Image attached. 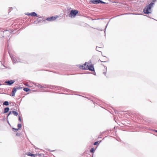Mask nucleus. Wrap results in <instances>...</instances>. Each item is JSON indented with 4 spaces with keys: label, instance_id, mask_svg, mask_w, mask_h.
<instances>
[{
    "label": "nucleus",
    "instance_id": "bb28decb",
    "mask_svg": "<svg viewBox=\"0 0 157 157\" xmlns=\"http://www.w3.org/2000/svg\"><path fill=\"white\" fill-rule=\"evenodd\" d=\"M19 119V121H21V118H20V117H19V119Z\"/></svg>",
    "mask_w": 157,
    "mask_h": 157
},
{
    "label": "nucleus",
    "instance_id": "423d86ee",
    "mask_svg": "<svg viewBox=\"0 0 157 157\" xmlns=\"http://www.w3.org/2000/svg\"><path fill=\"white\" fill-rule=\"evenodd\" d=\"M90 2L92 3L97 4L98 3H105L104 2L100 0H92L90 1Z\"/></svg>",
    "mask_w": 157,
    "mask_h": 157
},
{
    "label": "nucleus",
    "instance_id": "20e7f679",
    "mask_svg": "<svg viewBox=\"0 0 157 157\" xmlns=\"http://www.w3.org/2000/svg\"><path fill=\"white\" fill-rule=\"evenodd\" d=\"M10 58H11V59L13 63H16L18 62H22L19 59H17L16 57L14 56H12V57H11L10 56Z\"/></svg>",
    "mask_w": 157,
    "mask_h": 157
},
{
    "label": "nucleus",
    "instance_id": "b1692460",
    "mask_svg": "<svg viewBox=\"0 0 157 157\" xmlns=\"http://www.w3.org/2000/svg\"><path fill=\"white\" fill-rule=\"evenodd\" d=\"M16 135L17 136H20V133L18 132H17L16 134Z\"/></svg>",
    "mask_w": 157,
    "mask_h": 157
},
{
    "label": "nucleus",
    "instance_id": "cd10ccee",
    "mask_svg": "<svg viewBox=\"0 0 157 157\" xmlns=\"http://www.w3.org/2000/svg\"><path fill=\"white\" fill-rule=\"evenodd\" d=\"M37 17H38L39 18H41V16L40 15H37Z\"/></svg>",
    "mask_w": 157,
    "mask_h": 157
},
{
    "label": "nucleus",
    "instance_id": "473e14b6",
    "mask_svg": "<svg viewBox=\"0 0 157 157\" xmlns=\"http://www.w3.org/2000/svg\"><path fill=\"white\" fill-rule=\"evenodd\" d=\"M10 39V38L9 40H8L7 43L8 42V41H9Z\"/></svg>",
    "mask_w": 157,
    "mask_h": 157
},
{
    "label": "nucleus",
    "instance_id": "37998d69",
    "mask_svg": "<svg viewBox=\"0 0 157 157\" xmlns=\"http://www.w3.org/2000/svg\"><path fill=\"white\" fill-rule=\"evenodd\" d=\"M92 157H93V156Z\"/></svg>",
    "mask_w": 157,
    "mask_h": 157
},
{
    "label": "nucleus",
    "instance_id": "4c0bfd02",
    "mask_svg": "<svg viewBox=\"0 0 157 157\" xmlns=\"http://www.w3.org/2000/svg\"><path fill=\"white\" fill-rule=\"evenodd\" d=\"M10 114H11V113H12V112L10 111Z\"/></svg>",
    "mask_w": 157,
    "mask_h": 157
},
{
    "label": "nucleus",
    "instance_id": "a211bd4d",
    "mask_svg": "<svg viewBox=\"0 0 157 157\" xmlns=\"http://www.w3.org/2000/svg\"><path fill=\"white\" fill-rule=\"evenodd\" d=\"M39 85H40V88H46V87L44 86H45V85H44V86H42L41 85H40V84H39ZM45 86H46V85H45Z\"/></svg>",
    "mask_w": 157,
    "mask_h": 157
},
{
    "label": "nucleus",
    "instance_id": "4be33fe9",
    "mask_svg": "<svg viewBox=\"0 0 157 157\" xmlns=\"http://www.w3.org/2000/svg\"><path fill=\"white\" fill-rule=\"evenodd\" d=\"M98 142H99V141H96V142H94V145H97V144H98Z\"/></svg>",
    "mask_w": 157,
    "mask_h": 157
},
{
    "label": "nucleus",
    "instance_id": "72a5a7b5",
    "mask_svg": "<svg viewBox=\"0 0 157 157\" xmlns=\"http://www.w3.org/2000/svg\"><path fill=\"white\" fill-rule=\"evenodd\" d=\"M10 10H11V9H12V7H10Z\"/></svg>",
    "mask_w": 157,
    "mask_h": 157
},
{
    "label": "nucleus",
    "instance_id": "39448f33",
    "mask_svg": "<svg viewBox=\"0 0 157 157\" xmlns=\"http://www.w3.org/2000/svg\"><path fill=\"white\" fill-rule=\"evenodd\" d=\"M19 89V87L17 86H15L13 88L12 93L10 94V96H14L17 90Z\"/></svg>",
    "mask_w": 157,
    "mask_h": 157
},
{
    "label": "nucleus",
    "instance_id": "7ed1b4c3",
    "mask_svg": "<svg viewBox=\"0 0 157 157\" xmlns=\"http://www.w3.org/2000/svg\"><path fill=\"white\" fill-rule=\"evenodd\" d=\"M78 12V11L77 10H71L69 14V17L71 18L75 17Z\"/></svg>",
    "mask_w": 157,
    "mask_h": 157
},
{
    "label": "nucleus",
    "instance_id": "aec40b11",
    "mask_svg": "<svg viewBox=\"0 0 157 157\" xmlns=\"http://www.w3.org/2000/svg\"><path fill=\"white\" fill-rule=\"evenodd\" d=\"M18 129L15 128H13V130L14 132H16L18 130Z\"/></svg>",
    "mask_w": 157,
    "mask_h": 157
},
{
    "label": "nucleus",
    "instance_id": "dca6fc26",
    "mask_svg": "<svg viewBox=\"0 0 157 157\" xmlns=\"http://www.w3.org/2000/svg\"><path fill=\"white\" fill-rule=\"evenodd\" d=\"M21 127V125L20 124H17V127L18 128V129L20 128Z\"/></svg>",
    "mask_w": 157,
    "mask_h": 157
},
{
    "label": "nucleus",
    "instance_id": "f03ea898",
    "mask_svg": "<svg viewBox=\"0 0 157 157\" xmlns=\"http://www.w3.org/2000/svg\"><path fill=\"white\" fill-rule=\"evenodd\" d=\"M154 4V2H152L149 5L144 8L143 10V12L145 14H148L151 12V8L153 6V5Z\"/></svg>",
    "mask_w": 157,
    "mask_h": 157
},
{
    "label": "nucleus",
    "instance_id": "2f4dec72",
    "mask_svg": "<svg viewBox=\"0 0 157 157\" xmlns=\"http://www.w3.org/2000/svg\"><path fill=\"white\" fill-rule=\"evenodd\" d=\"M155 131L157 132V130H155Z\"/></svg>",
    "mask_w": 157,
    "mask_h": 157
},
{
    "label": "nucleus",
    "instance_id": "6e6552de",
    "mask_svg": "<svg viewBox=\"0 0 157 157\" xmlns=\"http://www.w3.org/2000/svg\"><path fill=\"white\" fill-rule=\"evenodd\" d=\"M30 15L32 16H37V14L35 12H33L31 13Z\"/></svg>",
    "mask_w": 157,
    "mask_h": 157
},
{
    "label": "nucleus",
    "instance_id": "ea45409f",
    "mask_svg": "<svg viewBox=\"0 0 157 157\" xmlns=\"http://www.w3.org/2000/svg\"><path fill=\"white\" fill-rule=\"evenodd\" d=\"M106 70L107 69V67H105Z\"/></svg>",
    "mask_w": 157,
    "mask_h": 157
},
{
    "label": "nucleus",
    "instance_id": "4468645a",
    "mask_svg": "<svg viewBox=\"0 0 157 157\" xmlns=\"http://www.w3.org/2000/svg\"><path fill=\"white\" fill-rule=\"evenodd\" d=\"M29 89L28 88H24V89H23V90L25 92H27L29 90Z\"/></svg>",
    "mask_w": 157,
    "mask_h": 157
},
{
    "label": "nucleus",
    "instance_id": "2eb2a0df",
    "mask_svg": "<svg viewBox=\"0 0 157 157\" xmlns=\"http://www.w3.org/2000/svg\"><path fill=\"white\" fill-rule=\"evenodd\" d=\"M101 48H102V47H101ZM100 48H101V47H97V46L96 47V50L97 51H98V52H100Z\"/></svg>",
    "mask_w": 157,
    "mask_h": 157
},
{
    "label": "nucleus",
    "instance_id": "58836bf2",
    "mask_svg": "<svg viewBox=\"0 0 157 157\" xmlns=\"http://www.w3.org/2000/svg\"><path fill=\"white\" fill-rule=\"evenodd\" d=\"M6 31H7V30L5 31V32H6Z\"/></svg>",
    "mask_w": 157,
    "mask_h": 157
},
{
    "label": "nucleus",
    "instance_id": "0eeeda50",
    "mask_svg": "<svg viewBox=\"0 0 157 157\" xmlns=\"http://www.w3.org/2000/svg\"><path fill=\"white\" fill-rule=\"evenodd\" d=\"M57 17L52 16L50 17L47 18L46 20L50 21H53L56 19Z\"/></svg>",
    "mask_w": 157,
    "mask_h": 157
},
{
    "label": "nucleus",
    "instance_id": "9d476101",
    "mask_svg": "<svg viewBox=\"0 0 157 157\" xmlns=\"http://www.w3.org/2000/svg\"><path fill=\"white\" fill-rule=\"evenodd\" d=\"M26 154L28 156H33L34 157H35V155L32 153H30L29 152H28L26 153Z\"/></svg>",
    "mask_w": 157,
    "mask_h": 157
},
{
    "label": "nucleus",
    "instance_id": "9b49d317",
    "mask_svg": "<svg viewBox=\"0 0 157 157\" xmlns=\"http://www.w3.org/2000/svg\"><path fill=\"white\" fill-rule=\"evenodd\" d=\"M12 113L15 116H17L18 115V113L15 111H13L12 112Z\"/></svg>",
    "mask_w": 157,
    "mask_h": 157
},
{
    "label": "nucleus",
    "instance_id": "79ce46f5",
    "mask_svg": "<svg viewBox=\"0 0 157 157\" xmlns=\"http://www.w3.org/2000/svg\"><path fill=\"white\" fill-rule=\"evenodd\" d=\"M136 14L139 15V14Z\"/></svg>",
    "mask_w": 157,
    "mask_h": 157
},
{
    "label": "nucleus",
    "instance_id": "c9c22d12",
    "mask_svg": "<svg viewBox=\"0 0 157 157\" xmlns=\"http://www.w3.org/2000/svg\"><path fill=\"white\" fill-rule=\"evenodd\" d=\"M7 44L8 46V47L9 46V44Z\"/></svg>",
    "mask_w": 157,
    "mask_h": 157
},
{
    "label": "nucleus",
    "instance_id": "7c9ffc66",
    "mask_svg": "<svg viewBox=\"0 0 157 157\" xmlns=\"http://www.w3.org/2000/svg\"><path fill=\"white\" fill-rule=\"evenodd\" d=\"M156 0H153L152 1V2H155V1H156Z\"/></svg>",
    "mask_w": 157,
    "mask_h": 157
},
{
    "label": "nucleus",
    "instance_id": "6ab92c4d",
    "mask_svg": "<svg viewBox=\"0 0 157 157\" xmlns=\"http://www.w3.org/2000/svg\"><path fill=\"white\" fill-rule=\"evenodd\" d=\"M14 80H10V85H11L14 82H15Z\"/></svg>",
    "mask_w": 157,
    "mask_h": 157
},
{
    "label": "nucleus",
    "instance_id": "f704fd0d",
    "mask_svg": "<svg viewBox=\"0 0 157 157\" xmlns=\"http://www.w3.org/2000/svg\"><path fill=\"white\" fill-rule=\"evenodd\" d=\"M35 86H38L37 85H35Z\"/></svg>",
    "mask_w": 157,
    "mask_h": 157
},
{
    "label": "nucleus",
    "instance_id": "e433bc0d",
    "mask_svg": "<svg viewBox=\"0 0 157 157\" xmlns=\"http://www.w3.org/2000/svg\"><path fill=\"white\" fill-rule=\"evenodd\" d=\"M12 32V30H10V33H11V32Z\"/></svg>",
    "mask_w": 157,
    "mask_h": 157
},
{
    "label": "nucleus",
    "instance_id": "f3484780",
    "mask_svg": "<svg viewBox=\"0 0 157 157\" xmlns=\"http://www.w3.org/2000/svg\"><path fill=\"white\" fill-rule=\"evenodd\" d=\"M5 83H7L8 85H10V80L6 81L5 82Z\"/></svg>",
    "mask_w": 157,
    "mask_h": 157
},
{
    "label": "nucleus",
    "instance_id": "f257e3e1",
    "mask_svg": "<svg viewBox=\"0 0 157 157\" xmlns=\"http://www.w3.org/2000/svg\"><path fill=\"white\" fill-rule=\"evenodd\" d=\"M91 61H89L88 62V64L86 66L87 62H85V63L82 66V69L84 70H89L90 71H94V69L93 65L92 64L91 65L89 66H88V65L90 64Z\"/></svg>",
    "mask_w": 157,
    "mask_h": 157
},
{
    "label": "nucleus",
    "instance_id": "393cba45",
    "mask_svg": "<svg viewBox=\"0 0 157 157\" xmlns=\"http://www.w3.org/2000/svg\"><path fill=\"white\" fill-rule=\"evenodd\" d=\"M30 13H27L26 14V15H29H29H30Z\"/></svg>",
    "mask_w": 157,
    "mask_h": 157
},
{
    "label": "nucleus",
    "instance_id": "c756f323",
    "mask_svg": "<svg viewBox=\"0 0 157 157\" xmlns=\"http://www.w3.org/2000/svg\"><path fill=\"white\" fill-rule=\"evenodd\" d=\"M8 53L9 54V55H10V51H9V50H8Z\"/></svg>",
    "mask_w": 157,
    "mask_h": 157
},
{
    "label": "nucleus",
    "instance_id": "c85d7f7f",
    "mask_svg": "<svg viewBox=\"0 0 157 157\" xmlns=\"http://www.w3.org/2000/svg\"><path fill=\"white\" fill-rule=\"evenodd\" d=\"M103 74L105 75L106 74V72H103Z\"/></svg>",
    "mask_w": 157,
    "mask_h": 157
},
{
    "label": "nucleus",
    "instance_id": "ddd939ff",
    "mask_svg": "<svg viewBox=\"0 0 157 157\" xmlns=\"http://www.w3.org/2000/svg\"><path fill=\"white\" fill-rule=\"evenodd\" d=\"M10 115V112H9V113H8L7 116V122L8 123V124L10 125V122H9V121L8 120V116H9V115Z\"/></svg>",
    "mask_w": 157,
    "mask_h": 157
},
{
    "label": "nucleus",
    "instance_id": "5701e85b",
    "mask_svg": "<svg viewBox=\"0 0 157 157\" xmlns=\"http://www.w3.org/2000/svg\"><path fill=\"white\" fill-rule=\"evenodd\" d=\"M133 14V13H124V14H121V15H124V14ZM119 16H120V15H119ZM118 16H119V15H118Z\"/></svg>",
    "mask_w": 157,
    "mask_h": 157
},
{
    "label": "nucleus",
    "instance_id": "1a4fd4ad",
    "mask_svg": "<svg viewBox=\"0 0 157 157\" xmlns=\"http://www.w3.org/2000/svg\"><path fill=\"white\" fill-rule=\"evenodd\" d=\"M9 110V107H6L5 108L4 112V113H7Z\"/></svg>",
    "mask_w": 157,
    "mask_h": 157
},
{
    "label": "nucleus",
    "instance_id": "412c9836",
    "mask_svg": "<svg viewBox=\"0 0 157 157\" xmlns=\"http://www.w3.org/2000/svg\"><path fill=\"white\" fill-rule=\"evenodd\" d=\"M90 151L91 152H92V153L94 152V148H91V149L90 150Z\"/></svg>",
    "mask_w": 157,
    "mask_h": 157
},
{
    "label": "nucleus",
    "instance_id": "f8f14e48",
    "mask_svg": "<svg viewBox=\"0 0 157 157\" xmlns=\"http://www.w3.org/2000/svg\"><path fill=\"white\" fill-rule=\"evenodd\" d=\"M9 104V102L8 101H6L4 102L3 103V105H8Z\"/></svg>",
    "mask_w": 157,
    "mask_h": 157
},
{
    "label": "nucleus",
    "instance_id": "a19ab883",
    "mask_svg": "<svg viewBox=\"0 0 157 157\" xmlns=\"http://www.w3.org/2000/svg\"><path fill=\"white\" fill-rule=\"evenodd\" d=\"M8 33H9V31H7Z\"/></svg>",
    "mask_w": 157,
    "mask_h": 157
},
{
    "label": "nucleus",
    "instance_id": "a878e982",
    "mask_svg": "<svg viewBox=\"0 0 157 157\" xmlns=\"http://www.w3.org/2000/svg\"><path fill=\"white\" fill-rule=\"evenodd\" d=\"M108 25V24H107V25H106V26H105V31H104L105 33V29H106V28H107V26Z\"/></svg>",
    "mask_w": 157,
    "mask_h": 157
}]
</instances>
